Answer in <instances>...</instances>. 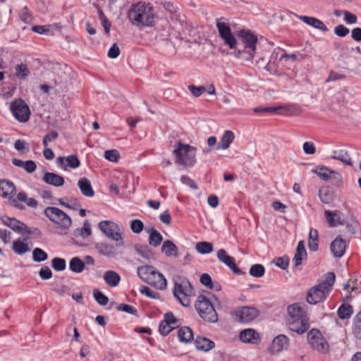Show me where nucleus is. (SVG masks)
Wrapping results in <instances>:
<instances>
[{
	"mask_svg": "<svg viewBox=\"0 0 361 361\" xmlns=\"http://www.w3.org/2000/svg\"><path fill=\"white\" fill-rule=\"evenodd\" d=\"M155 18L154 8L149 4L144 1L133 4L128 12L129 21L137 27L153 26Z\"/></svg>",
	"mask_w": 361,
	"mask_h": 361,
	"instance_id": "1",
	"label": "nucleus"
},
{
	"mask_svg": "<svg viewBox=\"0 0 361 361\" xmlns=\"http://www.w3.org/2000/svg\"><path fill=\"white\" fill-rule=\"evenodd\" d=\"M1 197L6 198L8 204L17 209H24L25 207L23 203L31 208H36L38 205V202L32 197H27L25 192H20L16 197L13 196L16 191V186L8 180L1 179Z\"/></svg>",
	"mask_w": 361,
	"mask_h": 361,
	"instance_id": "2",
	"label": "nucleus"
},
{
	"mask_svg": "<svg viewBox=\"0 0 361 361\" xmlns=\"http://www.w3.org/2000/svg\"><path fill=\"white\" fill-rule=\"evenodd\" d=\"M214 297L211 293L204 291L197 296L195 306L200 317L207 322L216 323L218 321V315L212 303L211 299Z\"/></svg>",
	"mask_w": 361,
	"mask_h": 361,
	"instance_id": "3",
	"label": "nucleus"
},
{
	"mask_svg": "<svg viewBox=\"0 0 361 361\" xmlns=\"http://www.w3.org/2000/svg\"><path fill=\"white\" fill-rule=\"evenodd\" d=\"M335 274L329 272L325 276V279L317 286L312 287L307 293V301L312 305H316L326 300L331 287L335 282Z\"/></svg>",
	"mask_w": 361,
	"mask_h": 361,
	"instance_id": "4",
	"label": "nucleus"
},
{
	"mask_svg": "<svg viewBox=\"0 0 361 361\" xmlns=\"http://www.w3.org/2000/svg\"><path fill=\"white\" fill-rule=\"evenodd\" d=\"M137 273L140 279L145 283L155 287L159 290H164L167 281L164 275L151 265H145L137 267Z\"/></svg>",
	"mask_w": 361,
	"mask_h": 361,
	"instance_id": "5",
	"label": "nucleus"
},
{
	"mask_svg": "<svg viewBox=\"0 0 361 361\" xmlns=\"http://www.w3.org/2000/svg\"><path fill=\"white\" fill-rule=\"evenodd\" d=\"M174 297L184 307L190 305V298L193 295L192 287L188 279L177 276L173 279Z\"/></svg>",
	"mask_w": 361,
	"mask_h": 361,
	"instance_id": "6",
	"label": "nucleus"
},
{
	"mask_svg": "<svg viewBox=\"0 0 361 361\" xmlns=\"http://www.w3.org/2000/svg\"><path fill=\"white\" fill-rule=\"evenodd\" d=\"M238 36L240 37L243 49H238L235 51L234 55L237 58H243L245 60H252L256 50V44L257 37L250 30H240L238 32Z\"/></svg>",
	"mask_w": 361,
	"mask_h": 361,
	"instance_id": "7",
	"label": "nucleus"
},
{
	"mask_svg": "<svg viewBox=\"0 0 361 361\" xmlns=\"http://www.w3.org/2000/svg\"><path fill=\"white\" fill-rule=\"evenodd\" d=\"M195 147L188 144L178 142L173 153L176 156V162L184 166H192L195 164L196 160Z\"/></svg>",
	"mask_w": 361,
	"mask_h": 361,
	"instance_id": "8",
	"label": "nucleus"
},
{
	"mask_svg": "<svg viewBox=\"0 0 361 361\" xmlns=\"http://www.w3.org/2000/svg\"><path fill=\"white\" fill-rule=\"evenodd\" d=\"M44 214L51 222L63 230H68L72 224L71 217L57 207H48L44 209Z\"/></svg>",
	"mask_w": 361,
	"mask_h": 361,
	"instance_id": "9",
	"label": "nucleus"
},
{
	"mask_svg": "<svg viewBox=\"0 0 361 361\" xmlns=\"http://www.w3.org/2000/svg\"><path fill=\"white\" fill-rule=\"evenodd\" d=\"M231 315L233 319L242 324H248L259 315V310L255 307L241 306L234 309Z\"/></svg>",
	"mask_w": 361,
	"mask_h": 361,
	"instance_id": "10",
	"label": "nucleus"
},
{
	"mask_svg": "<svg viewBox=\"0 0 361 361\" xmlns=\"http://www.w3.org/2000/svg\"><path fill=\"white\" fill-rule=\"evenodd\" d=\"M307 337L308 343L313 350L324 354L329 351V345L319 330L312 329L307 333Z\"/></svg>",
	"mask_w": 361,
	"mask_h": 361,
	"instance_id": "11",
	"label": "nucleus"
},
{
	"mask_svg": "<svg viewBox=\"0 0 361 361\" xmlns=\"http://www.w3.org/2000/svg\"><path fill=\"white\" fill-rule=\"evenodd\" d=\"M99 228L109 238L119 241L122 240L123 227L110 221H102L99 224Z\"/></svg>",
	"mask_w": 361,
	"mask_h": 361,
	"instance_id": "12",
	"label": "nucleus"
},
{
	"mask_svg": "<svg viewBox=\"0 0 361 361\" xmlns=\"http://www.w3.org/2000/svg\"><path fill=\"white\" fill-rule=\"evenodd\" d=\"M10 110L13 116L20 122H26L30 118V111L29 106L20 99L11 103Z\"/></svg>",
	"mask_w": 361,
	"mask_h": 361,
	"instance_id": "13",
	"label": "nucleus"
},
{
	"mask_svg": "<svg viewBox=\"0 0 361 361\" xmlns=\"http://www.w3.org/2000/svg\"><path fill=\"white\" fill-rule=\"evenodd\" d=\"M216 27L224 44L228 46L230 49H235L237 45V41L232 34L230 27L225 23L221 22L216 23Z\"/></svg>",
	"mask_w": 361,
	"mask_h": 361,
	"instance_id": "14",
	"label": "nucleus"
},
{
	"mask_svg": "<svg viewBox=\"0 0 361 361\" xmlns=\"http://www.w3.org/2000/svg\"><path fill=\"white\" fill-rule=\"evenodd\" d=\"M287 325L290 331L302 334L307 331L310 327L309 319L308 317H288Z\"/></svg>",
	"mask_w": 361,
	"mask_h": 361,
	"instance_id": "15",
	"label": "nucleus"
},
{
	"mask_svg": "<svg viewBox=\"0 0 361 361\" xmlns=\"http://www.w3.org/2000/svg\"><path fill=\"white\" fill-rule=\"evenodd\" d=\"M216 257L219 262L227 266L233 273L238 275L245 274L240 268L238 267L235 264V259L228 255L226 250L223 248L219 250L216 253Z\"/></svg>",
	"mask_w": 361,
	"mask_h": 361,
	"instance_id": "16",
	"label": "nucleus"
},
{
	"mask_svg": "<svg viewBox=\"0 0 361 361\" xmlns=\"http://www.w3.org/2000/svg\"><path fill=\"white\" fill-rule=\"evenodd\" d=\"M57 165L63 170H67L68 167L77 169L80 166V161L75 155H69L66 157H59L56 159Z\"/></svg>",
	"mask_w": 361,
	"mask_h": 361,
	"instance_id": "17",
	"label": "nucleus"
},
{
	"mask_svg": "<svg viewBox=\"0 0 361 361\" xmlns=\"http://www.w3.org/2000/svg\"><path fill=\"white\" fill-rule=\"evenodd\" d=\"M239 338L243 343L257 344L260 341V336L256 330L246 329L240 331Z\"/></svg>",
	"mask_w": 361,
	"mask_h": 361,
	"instance_id": "18",
	"label": "nucleus"
},
{
	"mask_svg": "<svg viewBox=\"0 0 361 361\" xmlns=\"http://www.w3.org/2000/svg\"><path fill=\"white\" fill-rule=\"evenodd\" d=\"M288 317L304 318L307 317L306 305L302 302H295L290 305L288 308Z\"/></svg>",
	"mask_w": 361,
	"mask_h": 361,
	"instance_id": "19",
	"label": "nucleus"
},
{
	"mask_svg": "<svg viewBox=\"0 0 361 361\" xmlns=\"http://www.w3.org/2000/svg\"><path fill=\"white\" fill-rule=\"evenodd\" d=\"M298 109L296 105H286V106H268V107H256L253 109L255 113H268V114H280L281 110H286V111H290Z\"/></svg>",
	"mask_w": 361,
	"mask_h": 361,
	"instance_id": "20",
	"label": "nucleus"
},
{
	"mask_svg": "<svg viewBox=\"0 0 361 361\" xmlns=\"http://www.w3.org/2000/svg\"><path fill=\"white\" fill-rule=\"evenodd\" d=\"M346 249V242L341 237L336 238L331 244V250L335 257H341Z\"/></svg>",
	"mask_w": 361,
	"mask_h": 361,
	"instance_id": "21",
	"label": "nucleus"
},
{
	"mask_svg": "<svg viewBox=\"0 0 361 361\" xmlns=\"http://www.w3.org/2000/svg\"><path fill=\"white\" fill-rule=\"evenodd\" d=\"M92 234V228L91 224L88 220H85L83 224V226L81 228H76L73 233V240L75 241V243L78 245V243L76 241V239L81 238L85 239Z\"/></svg>",
	"mask_w": 361,
	"mask_h": 361,
	"instance_id": "22",
	"label": "nucleus"
},
{
	"mask_svg": "<svg viewBox=\"0 0 361 361\" xmlns=\"http://www.w3.org/2000/svg\"><path fill=\"white\" fill-rule=\"evenodd\" d=\"M289 344L288 338L283 335L281 334L275 337L273 340L271 345V350L274 353H278L281 352L282 350L286 349Z\"/></svg>",
	"mask_w": 361,
	"mask_h": 361,
	"instance_id": "23",
	"label": "nucleus"
},
{
	"mask_svg": "<svg viewBox=\"0 0 361 361\" xmlns=\"http://www.w3.org/2000/svg\"><path fill=\"white\" fill-rule=\"evenodd\" d=\"M298 18L304 23L312 26L315 29L319 30L324 32L328 31V28L325 24L318 18L307 16H299Z\"/></svg>",
	"mask_w": 361,
	"mask_h": 361,
	"instance_id": "24",
	"label": "nucleus"
},
{
	"mask_svg": "<svg viewBox=\"0 0 361 361\" xmlns=\"http://www.w3.org/2000/svg\"><path fill=\"white\" fill-rule=\"evenodd\" d=\"M234 139H235V135L233 131H231V130L224 131L219 142L216 145L215 149L216 150L227 149L230 147V145L232 144Z\"/></svg>",
	"mask_w": 361,
	"mask_h": 361,
	"instance_id": "25",
	"label": "nucleus"
},
{
	"mask_svg": "<svg viewBox=\"0 0 361 361\" xmlns=\"http://www.w3.org/2000/svg\"><path fill=\"white\" fill-rule=\"evenodd\" d=\"M42 180L54 187H61L64 184L63 177L52 172H46L42 177Z\"/></svg>",
	"mask_w": 361,
	"mask_h": 361,
	"instance_id": "26",
	"label": "nucleus"
},
{
	"mask_svg": "<svg viewBox=\"0 0 361 361\" xmlns=\"http://www.w3.org/2000/svg\"><path fill=\"white\" fill-rule=\"evenodd\" d=\"M1 221L13 231L20 234L23 233V229H25L26 228V225L24 223L17 220L15 218L3 216L1 217Z\"/></svg>",
	"mask_w": 361,
	"mask_h": 361,
	"instance_id": "27",
	"label": "nucleus"
},
{
	"mask_svg": "<svg viewBox=\"0 0 361 361\" xmlns=\"http://www.w3.org/2000/svg\"><path fill=\"white\" fill-rule=\"evenodd\" d=\"M326 219L331 227H336L339 225H344L343 221L341 219V213L339 211H329L324 212Z\"/></svg>",
	"mask_w": 361,
	"mask_h": 361,
	"instance_id": "28",
	"label": "nucleus"
},
{
	"mask_svg": "<svg viewBox=\"0 0 361 361\" xmlns=\"http://www.w3.org/2000/svg\"><path fill=\"white\" fill-rule=\"evenodd\" d=\"M307 258V252L305 247V244L302 240H300L297 246L293 263L294 267H298L301 265L303 259Z\"/></svg>",
	"mask_w": 361,
	"mask_h": 361,
	"instance_id": "29",
	"label": "nucleus"
},
{
	"mask_svg": "<svg viewBox=\"0 0 361 361\" xmlns=\"http://www.w3.org/2000/svg\"><path fill=\"white\" fill-rule=\"evenodd\" d=\"M331 158L335 160H338L348 166L353 165L350 156L348 153L347 150L343 149L334 150L331 152Z\"/></svg>",
	"mask_w": 361,
	"mask_h": 361,
	"instance_id": "30",
	"label": "nucleus"
},
{
	"mask_svg": "<svg viewBox=\"0 0 361 361\" xmlns=\"http://www.w3.org/2000/svg\"><path fill=\"white\" fill-rule=\"evenodd\" d=\"M81 193L88 197H92L94 195V190L90 181L86 178H81L78 183Z\"/></svg>",
	"mask_w": 361,
	"mask_h": 361,
	"instance_id": "31",
	"label": "nucleus"
},
{
	"mask_svg": "<svg viewBox=\"0 0 361 361\" xmlns=\"http://www.w3.org/2000/svg\"><path fill=\"white\" fill-rule=\"evenodd\" d=\"M105 283L110 287L117 286L121 281V276L115 271L109 270L104 274Z\"/></svg>",
	"mask_w": 361,
	"mask_h": 361,
	"instance_id": "32",
	"label": "nucleus"
},
{
	"mask_svg": "<svg viewBox=\"0 0 361 361\" xmlns=\"http://www.w3.org/2000/svg\"><path fill=\"white\" fill-rule=\"evenodd\" d=\"M161 252L167 257H177L178 256V247L171 240H166L164 242L161 246Z\"/></svg>",
	"mask_w": 361,
	"mask_h": 361,
	"instance_id": "33",
	"label": "nucleus"
},
{
	"mask_svg": "<svg viewBox=\"0 0 361 361\" xmlns=\"http://www.w3.org/2000/svg\"><path fill=\"white\" fill-rule=\"evenodd\" d=\"M178 338L180 342L189 343L193 340V333L188 326H183L178 331Z\"/></svg>",
	"mask_w": 361,
	"mask_h": 361,
	"instance_id": "34",
	"label": "nucleus"
},
{
	"mask_svg": "<svg viewBox=\"0 0 361 361\" xmlns=\"http://www.w3.org/2000/svg\"><path fill=\"white\" fill-rule=\"evenodd\" d=\"M195 344L197 349L204 351H208L214 346V342L204 337H197L195 341Z\"/></svg>",
	"mask_w": 361,
	"mask_h": 361,
	"instance_id": "35",
	"label": "nucleus"
},
{
	"mask_svg": "<svg viewBox=\"0 0 361 361\" xmlns=\"http://www.w3.org/2000/svg\"><path fill=\"white\" fill-rule=\"evenodd\" d=\"M27 240V238L21 240L20 239H18L15 240L13 243V250L18 255H23L27 252L30 251V248L27 244L25 242Z\"/></svg>",
	"mask_w": 361,
	"mask_h": 361,
	"instance_id": "36",
	"label": "nucleus"
},
{
	"mask_svg": "<svg viewBox=\"0 0 361 361\" xmlns=\"http://www.w3.org/2000/svg\"><path fill=\"white\" fill-rule=\"evenodd\" d=\"M69 268L74 273H81L85 269L84 262L78 257L70 260Z\"/></svg>",
	"mask_w": 361,
	"mask_h": 361,
	"instance_id": "37",
	"label": "nucleus"
},
{
	"mask_svg": "<svg viewBox=\"0 0 361 361\" xmlns=\"http://www.w3.org/2000/svg\"><path fill=\"white\" fill-rule=\"evenodd\" d=\"M308 247L311 251L314 252L318 250V232L312 228L310 230Z\"/></svg>",
	"mask_w": 361,
	"mask_h": 361,
	"instance_id": "38",
	"label": "nucleus"
},
{
	"mask_svg": "<svg viewBox=\"0 0 361 361\" xmlns=\"http://www.w3.org/2000/svg\"><path fill=\"white\" fill-rule=\"evenodd\" d=\"M332 171L326 166H319L313 169L312 172L317 174L322 180L329 181L331 179Z\"/></svg>",
	"mask_w": 361,
	"mask_h": 361,
	"instance_id": "39",
	"label": "nucleus"
},
{
	"mask_svg": "<svg viewBox=\"0 0 361 361\" xmlns=\"http://www.w3.org/2000/svg\"><path fill=\"white\" fill-rule=\"evenodd\" d=\"M134 249L136 252L142 258L149 259L152 255L151 250L146 245L136 244L134 246Z\"/></svg>",
	"mask_w": 361,
	"mask_h": 361,
	"instance_id": "40",
	"label": "nucleus"
},
{
	"mask_svg": "<svg viewBox=\"0 0 361 361\" xmlns=\"http://www.w3.org/2000/svg\"><path fill=\"white\" fill-rule=\"evenodd\" d=\"M16 77L21 80L25 79L30 75V70L25 63L18 64L15 67Z\"/></svg>",
	"mask_w": 361,
	"mask_h": 361,
	"instance_id": "41",
	"label": "nucleus"
},
{
	"mask_svg": "<svg viewBox=\"0 0 361 361\" xmlns=\"http://www.w3.org/2000/svg\"><path fill=\"white\" fill-rule=\"evenodd\" d=\"M196 250L202 255L209 254L213 251V245L209 242H199L195 245Z\"/></svg>",
	"mask_w": 361,
	"mask_h": 361,
	"instance_id": "42",
	"label": "nucleus"
},
{
	"mask_svg": "<svg viewBox=\"0 0 361 361\" xmlns=\"http://www.w3.org/2000/svg\"><path fill=\"white\" fill-rule=\"evenodd\" d=\"M265 269L262 264H255L251 266L249 274L256 278H260L264 275Z\"/></svg>",
	"mask_w": 361,
	"mask_h": 361,
	"instance_id": "43",
	"label": "nucleus"
},
{
	"mask_svg": "<svg viewBox=\"0 0 361 361\" xmlns=\"http://www.w3.org/2000/svg\"><path fill=\"white\" fill-rule=\"evenodd\" d=\"M353 332L357 338L361 339V310L355 317Z\"/></svg>",
	"mask_w": 361,
	"mask_h": 361,
	"instance_id": "44",
	"label": "nucleus"
},
{
	"mask_svg": "<svg viewBox=\"0 0 361 361\" xmlns=\"http://www.w3.org/2000/svg\"><path fill=\"white\" fill-rule=\"evenodd\" d=\"M163 240L161 233L157 231H153L149 237V244L153 247H158Z\"/></svg>",
	"mask_w": 361,
	"mask_h": 361,
	"instance_id": "45",
	"label": "nucleus"
},
{
	"mask_svg": "<svg viewBox=\"0 0 361 361\" xmlns=\"http://www.w3.org/2000/svg\"><path fill=\"white\" fill-rule=\"evenodd\" d=\"M353 314L351 305H342L338 310V315L340 319H344L349 318Z\"/></svg>",
	"mask_w": 361,
	"mask_h": 361,
	"instance_id": "46",
	"label": "nucleus"
},
{
	"mask_svg": "<svg viewBox=\"0 0 361 361\" xmlns=\"http://www.w3.org/2000/svg\"><path fill=\"white\" fill-rule=\"evenodd\" d=\"M32 258L35 262H41L47 259L48 255L42 249L36 247L32 252Z\"/></svg>",
	"mask_w": 361,
	"mask_h": 361,
	"instance_id": "47",
	"label": "nucleus"
},
{
	"mask_svg": "<svg viewBox=\"0 0 361 361\" xmlns=\"http://www.w3.org/2000/svg\"><path fill=\"white\" fill-rule=\"evenodd\" d=\"M96 250L102 255L109 256L113 250V247L104 243H97Z\"/></svg>",
	"mask_w": 361,
	"mask_h": 361,
	"instance_id": "48",
	"label": "nucleus"
},
{
	"mask_svg": "<svg viewBox=\"0 0 361 361\" xmlns=\"http://www.w3.org/2000/svg\"><path fill=\"white\" fill-rule=\"evenodd\" d=\"M93 297L94 300L99 303L100 305H106L109 302V298L106 296L101 290L99 289H95L93 290Z\"/></svg>",
	"mask_w": 361,
	"mask_h": 361,
	"instance_id": "49",
	"label": "nucleus"
},
{
	"mask_svg": "<svg viewBox=\"0 0 361 361\" xmlns=\"http://www.w3.org/2000/svg\"><path fill=\"white\" fill-rule=\"evenodd\" d=\"M51 265L53 269L57 271H62L65 270L66 267V260L60 257H54L51 260Z\"/></svg>",
	"mask_w": 361,
	"mask_h": 361,
	"instance_id": "50",
	"label": "nucleus"
},
{
	"mask_svg": "<svg viewBox=\"0 0 361 361\" xmlns=\"http://www.w3.org/2000/svg\"><path fill=\"white\" fill-rule=\"evenodd\" d=\"M32 32L38 33L39 35H52L51 32V25H34L31 27Z\"/></svg>",
	"mask_w": 361,
	"mask_h": 361,
	"instance_id": "51",
	"label": "nucleus"
},
{
	"mask_svg": "<svg viewBox=\"0 0 361 361\" xmlns=\"http://www.w3.org/2000/svg\"><path fill=\"white\" fill-rule=\"evenodd\" d=\"M20 19L25 23L30 24L32 22V16L28 11L27 7L25 6L19 13Z\"/></svg>",
	"mask_w": 361,
	"mask_h": 361,
	"instance_id": "52",
	"label": "nucleus"
},
{
	"mask_svg": "<svg viewBox=\"0 0 361 361\" xmlns=\"http://www.w3.org/2000/svg\"><path fill=\"white\" fill-rule=\"evenodd\" d=\"M104 156L106 159L116 162L119 158V153L116 149H109L104 152Z\"/></svg>",
	"mask_w": 361,
	"mask_h": 361,
	"instance_id": "53",
	"label": "nucleus"
},
{
	"mask_svg": "<svg viewBox=\"0 0 361 361\" xmlns=\"http://www.w3.org/2000/svg\"><path fill=\"white\" fill-rule=\"evenodd\" d=\"M173 329H175L170 324L166 322V321L163 320L160 324L159 328V333L163 336L168 335Z\"/></svg>",
	"mask_w": 361,
	"mask_h": 361,
	"instance_id": "54",
	"label": "nucleus"
},
{
	"mask_svg": "<svg viewBox=\"0 0 361 361\" xmlns=\"http://www.w3.org/2000/svg\"><path fill=\"white\" fill-rule=\"evenodd\" d=\"M188 90H190L191 94L195 97L201 96L206 91V88L203 85L196 87L194 85H190L188 86Z\"/></svg>",
	"mask_w": 361,
	"mask_h": 361,
	"instance_id": "55",
	"label": "nucleus"
},
{
	"mask_svg": "<svg viewBox=\"0 0 361 361\" xmlns=\"http://www.w3.org/2000/svg\"><path fill=\"white\" fill-rule=\"evenodd\" d=\"M130 228L134 233H140L144 228L143 223L139 219H134L131 221Z\"/></svg>",
	"mask_w": 361,
	"mask_h": 361,
	"instance_id": "56",
	"label": "nucleus"
},
{
	"mask_svg": "<svg viewBox=\"0 0 361 361\" xmlns=\"http://www.w3.org/2000/svg\"><path fill=\"white\" fill-rule=\"evenodd\" d=\"M164 321L170 324L174 328L178 327L180 322L179 320L177 319L172 312H166L164 314Z\"/></svg>",
	"mask_w": 361,
	"mask_h": 361,
	"instance_id": "57",
	"label": "nucleus"
},
{
	"mask_svg": "<svg viewBox=\"0 0 361 361\" xmlns=\"http://www.w3.org/2000/svg\"><path fill=\"white\" fill-rule=\"evenodd\" d=\"M117 310L133 315H136L137 313V310L133 306L124 303L120 304L118 306H117Z\"/></svg>",
	"mask_w": 361,
	"mask_h": 361,
	"instance_id": "58",
	"label": "nucleus"
},
{
	"mask_svg": "<svg viewBox=\"0 0 361 361\" xmlns=\"http://www.w3.org/2000/svg\"><path fill=\"white\" fill-rule=\"evenodd\" d=\"M274 262L278 267L282 269H286L288 267L289 259L288 257L283 256L276 259Z\"/></svg>",
	"mask_w": 361,
	"mask_h": 361,
	"instance_id": "59",
	"label": "nucleus"
},
{
	"mask_svg": "<svg viewBox=\"0 0 361 361\" xmlns=\"http://www.w3.org/2000/svg\"><path fill=\"white\" fill-rule=\"evenodd\" d=\"M350 30L343 25H338L334 28V33L340 37H344L348 35Z\"/></svg>",
	"mask_w": 361,
	"mask_h": 361,
	"instance_id": "60",
	"label": "nucleus"
},
{
	"mask_svg": "<svg viewBox=\"0 0 361 361\" xmlns=\"http://www.w3.org/2000/svg\"><path fill=\"white\" fill-rule=\"evenodd\" d=\"M39 275L42 280H48L52 277V271L48 267H43L39 271Z\"/></svg>",
	"mask_w": 361,
	"mask_h": 361,
	"instance_id": "61",
	"label": "nucleus"
},
{
	"mask_svg": "<svg viewBox=\"0 0 361 361\" xmlns=\"http://www.w3.org/2000/svg\"><path fill=\"white\" fill-rule=\"evenodd\" d=\"M330 180L333 181L334 185L336 186H341L343 184V178L341 173L336 171H332Z\"/></svg>",
	"mask_w": 361,
	"mask_h": 361,
	"instance_id": "62",
	"label": "nucleus"
},
{
	"mask_svg": "<svg viewBox=\"0 0 361 361\" xmlns=\"http://www.w3.org/2000/svg\"><path fill=\"white\" fill-rule=\"evenodd\" d=\"M343 15H344V20L348 24H355L357 23V18L353 13L348 11H344Z\"/></svg>",
	"mask_w": 361,
	"mask_h": 361,
	"instance_id": "63",
	"label": "nucleus"
},
{
	"mask_svg": "<svg viewBox=\"0 0 361 361\" xmlns=\"http://www.w3.org/2000/svg\"><path fill=\"white\" fill-rule=\"evenodd\" d=\"M140 293L150 298H157L158 297V293L153 291L147 286H142L140 290Z\"/></svg>",
	"mask_w": 361,
	"mask_h": 361,
	"instance_id": "64",
	"label": "nucleus"
}]
</instances>
